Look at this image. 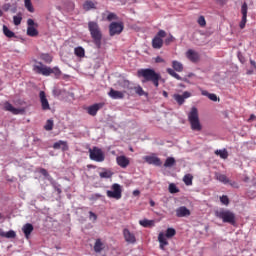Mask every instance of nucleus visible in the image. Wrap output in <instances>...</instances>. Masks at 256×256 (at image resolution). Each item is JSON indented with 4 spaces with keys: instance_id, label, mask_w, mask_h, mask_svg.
Returning <instances> with one entry per match:
<instances>
[{
    "instance_id": "59",
    "label": "nucleus",
    "mask_w": 256,
    "mask_h": 256,
    "mask_svg": "<svg viewBox=\"0 0 256 256\" xmlns=\"http://www.w3.org/2000/svg\"><path fill=\"white\" fill-rule=\"evenodd\" d=\"M162 95H163V97H169V93H167V91H163V93H162Z\"/></svg>"
},
{
    "instance_id": "45",
    "label": "nucleus",
    "mask_w": 256,
    "mask_h": 256,
    "mask_svg": "<svg viewBox=\"0 0 256 256\" xmlns=\"http://www.w3.org/2000/svg\"><path fill=\"white\" fill-rule=\"evenodd\" d=\"M198 25H200V27H205L207 25V21L205 20V16H199L198 20H197Z\"/></svg>"
},
{
    "instance_id": "25",
    "label": "nucleus",
    "mask_w": 256,
    "mask_h": 256,
    "mask_svg": "<svg viewBox=\"0 0 256 256\" xmlns=\"http://www.w3.org/2000/svg\"><path fill=\"white\" fill-rule=\"evenodd\" d=\"M96 3L92 0H86L83 4L84 11H91V9H97Z\"/></svg>"
},
{
    "instance_id": "14",
    "label": "nucleus",
    "mask_w": 256,
    "mask_h": 256,
    "mask_svg": "<svg viewBox=\"0 0 256 256\" xmlns=\"http://www.w3.org/2000/svg\"><path fill=\"white\" fill-rule=\"evenodd\" d=\"M123 235H124V239L126 243H136L137 242V238H135V234H133L131 231H129V229H124L123 230Z\"/></svg>"
},
{
    "instance_id": "6",
    "label": "nucleus",
    "mask_w": 256,
    "mask_h": 256,
    "mask_svg": "<svg viewBox=\"0 0 256 256\" xmlns=\"http://www.w3.org/2000/svg\"><path fill=\"white\" fill-rule=\"evenodd\" d=\"M112 190H107L106 195L109 199H116V201H119L121 197H123V189L121 188L120 184L114 183L111 186Z\"/></svg>"
},
{
    "instance_id": "33",
    "label": "nucleus",
    "mask_w": 256,
    "mask_h": 256,
    "mask_svg": "<svg viewBox=\"0 0 256 256\" xmlns=\"http://www.w3.org/2000/svg\"><path fill=\"white\" fill-rule=\"evenodd\" d=\"M175 235H177V230H175L174 228H167L166 234L164 235V237L166 239H171L175 237Z\"/></svg>"
},
{
    "instance_id": "10",
    "label": "nucleus",
    "mask_w": 256,
    "mask_h": 256,
    "mask_svg": "<svg viewBox=\"0 0 256 256\" xmlns=\"http://www.w3.org/2000/svg\"><path fill=\"white\" fill-rule=\"evenodd\" d=\"M249 7L247 6V2H244L241 6L242 20L240 22V29H245V25L247 23V11Z\"/></svg>"
},
{
    "instance_id": "7",
    "label": "nucleus",
    "mask_w": 256,
    "mask_h": 256,
    "mask_svg": "<svg viewBox=\"0 0 256 256\" xmlns=\"http://www.w3.org/2000/svg\"><path fill=\"white\" fill-rule=\"evenodd\" d=\"M165 37H167V32H165V30H159L152 39L153 49H161V47H163V39H165Z\"/></svg>"
},
{
    "instance_id": "11",
    "label": "nucleus",
    "mask_w": 256,
    "mask_h": 256,
    "mask_svg": "<svg viewBox=\"0 0 256 256\" xmlns=\"http://www.w3.org/2000/svg\"><path fill=\"white\" fill-rule=\"evenodd\" d=\"M39 97H40V103L42 105L43 111H49V109H51V106H49V100H47L45 91H40Z\"/></svg>"
},
{
    "instance_id": "16",
    "label": "nucleus",
    "mask_w": 256,
    "mask_h": 256,
    "mask_svg": "<svg viewBox=\"0 0 256 256\" xmlns=\"http://www.w3.org/2000/svg\"><path fill=\"white\" fill-rule=\"evenodd\" d=\"M174 99L178 103V105H183L185 103V99H189L191 97V93L185 91L182 95L181 94H174Z\"/></svg>"
},
{
    "instance_id": "62",
    "label": "nucleus",
    "mask_w": 256,
    "mask_h": 256,
    "mask_svg": "<svg viewBox=\"0 0 256 256\" xmlns=\"http://www.w3.org/2000/svg\"><path fill=\"white\" fill-rule=\"evenodd\" d=\"M95 197H96L97 199H101L102 195H101V194H95Z\"/></svg>"
},
{
    "instance_id": "49",
    "label": "nucleus",
    "mask_w": 256,
    "mask_h": 256,
    "mask_svg": "<svg viewBox=\"0 0 256 256\" xmlns=\"http://www.w3.org/2000/svg\"><path fill=\"white\" fill-rule=\"evenodd\" d=\"M216 179H218V181H221V183H225V175L223 174L216 173Z\"/></svg>"
},
{
    "instance_id": "58",
    "label": "nucleus",
    "mask_w": 256,
    "mask_h": 256,
    "mask_svg": "<svg viewBox=\"0 0 256 256\" xmlns=\"http://www.w3.org/2000/svg\"><path fill=\"white\" fill-rule=\"evenodd\" d=\"M9 7H11V4H6V5L4 6V10L9 11Z\"/></svg>"
},
{
    "instance_id": "51",
    "label": "nucleus",
    "mask_w": 256,
    "mask_h": 256,
    "mask_svg": "<svg viewBox=\"0 0 256 256\" xmlns=\"http://www.w3.org/2000/svg\"><path fill=\"white\" fill-rule=\"evenodd\" d=\"M216 155H220L221 159H225V150H217Z\"/></svg>"
},
{
    "instance_id": "31",
    "label": "nucleus",
    "mask_w": 256,
    "mask_h": 256,
    "mask_svg": "<svg viewBox=\"0 0 256 256\" xmlns=\"http://www.w3.org/2000/svg\"><path fill=\"white\" fill-rule=\"evenodd\" d=\"M168 75H171V77H174V79H177V81H183V78L173 68H167L166 69Z\"/></svg>"
},
{
    "instance_id": "55",
    "label": "nucleus",
    "mask_w": 256,
    "mask_h": 256,
    "mask_svg": "<svg viewBox=\"0 0 256 256\" xmlns=\"http://www.w3.org/2000/svg\"><path fill=\"white\" fill-rule=\"evenodd\" d=\"M238 59L240 62L244 63L245 62V57L241 53H238Z\"/></svg>"
},
{
    "instance_id": "56",
    "label": "nucleus",
    "mask_w": 256,
    "mask_h": 256,
    "mask_svg": "<svg viewBox=\"0 0 256 256\" xmlns=\"http://www.w3.org/2000/svg\"><path fill=\"white\" fill-rule=\"evenodd\" d=\"M140 194H141V192H140L139 190H134V191H133L134 197H137V196H139Z\"/></svg>"
},
{
    "instance_id": "27",
    "label": "nucleus",
    "mask_w": 256,
    "mask_h": 256,
    "mask_svg": "<svg viewBox=\"0 0 256 256\" xmlns=\"http://www.w3.org/2000/svg\"><path fill=\"white\" fill-rule=\"evenodd\" d=\"M172 67L174 71H177V73H182L183 71V64L177 60L172 61Z\"/></svg>"
},
{
    "instance_id": "8",
    "label": "nucleus",
    "mask_w": 256,
    "mask_h": 256,
    "mask_svg": "<svg viewBox=\"0 0 256 256\" xmlns=\"http://www.w3.org/2000/svg\"><path fill=\"white\" fill-rule=\"evenodd\" d=\"M123 29H125L123 22H112L109 25L110 37H114V35H121V33H123Z\"/></svg>"
},
{
    "instance_id": "29",
    "label": "nucleus",
    "mask_w": 256,
    "mask_h": 256,
    "mask_svg": "<svg viewBox=\"0 0 256 256\" xmlns=\"http://www.w3.org/2000/svg\"><path fill=\"white\" fill-rule=\"evenodd\" d=\"M99 176L101 177V179H111V177H113V172L103 168V172H100Z\"/></svg>"
},
{
    "instance_id": "52",
    "label": "nucleus",
    "mask_w": 256,
    "mask_h": 256,
    "mask_svg": "<svg viewBox=\"0 0 256 256\" xmlns=\"http://www.w3.org/2000/svg\"><path fill=\"white\" fill-rule=\"evenodd\" d=\"M90 219H93V221H97V214H95L93 211L89 212Z\"/></svg>"
},
{
    "instance_id": "35",
    "label": "nucleus",
    "mask_w": 256,
    "mask_h": 256,
    "mask_svg": "<svg viewBox=\"0 0 256 256\" xmlns=\"http://www.w3.org/2000/svg\"><path fill=\"white\" fill-rule=\"evenodd\" d=\"M24 6L29 11V13H35V8L33 7V3L31 0H24Z\"/></svg>"
},
{
    "instance_id": "44",
    "label": "nucleus",
    "mask_w": 256,
    "mask_h": 256,
    "mask_svg": "<svg viewBox=\"0 0 256 256\" xmlns=\"http://www.w3.org/2000/svg\"><path fill=\"white\" fill-rule=\"evenodd\" d=\"M216 217H219V219H222L223 223H225V210H217Z\"/></svg>"
},
{
    "instance_id": "36",
    "label": "nucleus",
    "mask_w": 256,
    "mask_h": 256,
    "mask_svg": "<svg viewBox=\"0 0 256 256\" xmlns=\"http://www.w3.org/2000/svg\"><path fill=\"white\" fill-rule=\"evenodd\" d=\"M183 182H184L185 185H187V186L193 185V175H191V174H186V175L183 177Z\"/></svg>"
},
{
    "instance_id": "30",
    "label": "nucleus",
    "mask_w": 256,
    "mask_h": 256,
    "mask_svg": "<svg viewBox=\"0 0 256 256\" xmlns=\"http://www.w3.org/2000/svg\"><path fill=\"white\" fill-rule=\"evenodd\" d=\"M201 95H203L204 97H208V99H210V101H218L219 98H217L216 94H211L206 90H201Z\"/></svg>"
},
{
    "instance_id": "32",
    "label": "nucleus",
    "mask_w": 256,
    "mask_h": 256,
    "mask_svg": "<svg viewBox=\"0 0 256 256\" xmlns=\"http://www.w3.org/2000/svg\"><path fill=\"white\" fill-rule=\"evenodd\" d=\"M168 75H171V77H174V79H177V81H183V78L173 68H167L166 69Z\"/></svg>"
},
{
    "instance_id": "50",
    "label": "nucleus",
    "mask_w": 256,
    "mask_h": 256,
    "mask_svg": "<svg viewBox=\"0 0 256 256\" xmlns=\"http://www.w3.org/2000/svg\"><path fill=\"white\" fill-rule=\"evenodd\" d=\"M113 19H117V15H115V13H109L107 16V20L113 21Z\"/></svg>"
},
{
    "instance_id": "48",
    "label": "nucleus",
    "mask_w": 256,
    "mask_h": 256,
    "mask_svg": "<svg viewBox=\"0 0 256 256\" xmlns=\"http://www.w3.org/2000/svg\"><path fill=\"white\" fill-rule=\"evenodd\" d=\"M175 41V37L173 35H169L164 41L165 45H171Z\"/></svg>"
},
{
    "instance_id": "26",
    "label": "nucleus",
    "mask_w": 256,
    "mask_h": 256,
    "mask_svg": "<svg viewBox=\"0 0 256 256\" xmlns=\"http://www.w3.org/2000/svg\"><path fill=\"white\" fill-rule=\"evenodd\" d=\"M6 111H10V113H13V115H19L23 110L19 108L13 107L10 103H7L5 105Z\"/></svg>"
},
{
    "instance_id": "13",
    "label": "nucleus",
    "mask_w": 256,
    "mask_h": 256,
    "mask_svg": "<svg viewBox=\"0 0 256 256\" xmlns=\"http://www.w3.org/2000/svg\"><path fill=\"white\" fill-rule=\"evenodd\" d=\"M225 223H230V225H237V216L235 213L226 210L225 211Z\"/></svg>"
},
{
    "instance_id": "47",
    "label": "nucleus",
    "mask_w": 256,
    "mask_h": 256,
    "mask_svg": "<svg viewBox=\"0 0 256 256\" xmlns=\"http://www.w3.org/2000/svg\"><path fill=\"white\" fill-rule=\"evenodd\" d=\"M169 193H179V189L175 184H170L169 185Z\"/></svg>"
},
{
    "instance_id": "54",
    "label": "nucleus",
    "mask_w": 256,
    "mask_h": 256,
    "mask_svg": "<svg viewBox=\"0 0 256 256\" xmlns=\"http://www.w3.org/2000/svg\"><path fill=\"white\" fill-rule=\"evenodd\" d=\"M155 62L156 63H165V60L163 58H161V56H158L155 58Z\"/></svg>"
},
{
    "instance_id": "63",
    "label": "nucleus",
    "mask_w": 256,
    "mask_h": 256,
    "mask_svg": "<svg viewBox=\"0 0 256 256\" xmlns=\"http://www.w3.org/2000/svg\"><path fill=\"white\" fill-rule=\"evenodd\" d=\"M250 63H251V65H253V67H255V65H256L255 61L251 60Z\"/></svg>"
},
{
    "instance_id": "23",
    "label": "nucleus",
    "mask_w": 256,
    "mask_h": 256,
    "mask_svg": "<svg viewBox=\"0 0 256 256\" xmlns=\"http://www.w3.org/2000/svg\"><path fill=\"white\" fill-rule=\"evenodd\" d=\"M53 149H62V151H68L69 146L67 145V142L59 140L58 142L53 144Z\"/></svg>"
},
{
    "instance_id": "38",
    "label": "nucleus",
    "mask_w": 256,
    "mask_h": 256,
    "mask_svg": "<svg viewBox=\"0 0 256 256\" xmlns=\"http://www.w3.org/2000/svg\"><path fill=\"white\" fill-rule=\"evenodd\" d=\"M139 223L142 227H151L155 222L153 220L143 219L140 220Z\"/></svg>"
},
{
    "instance_id": "57",
    "label": "nucleus",
    "mask_w": 256,
    "mask_h": 256,
    "mask_svg": "<svg viewBox=\"0 0 256 256\" xmlns=\"http://www.w3.org/2000/svg\"><path fill=\"white\" fill-rule=\"evenodd\" d=\"M220 201H221L222 205H225V195H222L220 197Z\"/></svg>"
},
{
    "instance_id": "40",
    "label": "nucleus",
    "mask_w": 256,
    "mask_h": 256,
    "mask_svg": "<svg viewBox=\"0 0 256 256\" xmlns=\"http://www.w3.org/2000/svg\"><path fill=\"white\" fill-rule=\"evenodd\" d=\"M53 125V120H47L46 125L44 126L45 131H53Z\"/></svg>"
},
{
    "instance_id": "5",
    "label": "nucleus",
    "mask_w": 256,
    "mask_h": 256,
    "mask_svg": "<svg viewBox=\"0 0 256 256\" xmlns=\"http://www.w3.org/2000/svg\"><path fill=\"white\" fill-rule=\"evenodd\" d=\"M89 157L91 161H96V163H103L105 161V153L97 146L89 149Z\"/></svg>"
},
{
    "instance_id": "9",
    "label": "nucleus",
    "mask_w": 256,
    "mask_h": 256,
    "mask_svg": "<svg viewBox=\"0 0 256 256\" xmlns=\"http://www.w3.org/2000/svg\"><path fill=\"white\" fill-rule=\"evenodd\" d=\"M27 35L29 37H37V35H39V31L36 30L35 27H37V24L35 23V21L31 18H29L27 20Z\"/></svg>"
},
{
    "instance_id": "19",
    "label": "nucleus",
    "mask_w": 256,
    "mask_h": 256,
    "mask_svg": "<svg viewBox=\"0 0 256 256\" xmlns=\"http://www.w3.org/2000/svg\"><path fill=\"white\" fill-rule=\"evenodd\" d=\"M189 215H191V210L185 206L176 209V217H189Z\"/></svg>"
},
{
    "instance_id": "46",
    "label": "nucleus",
    "mask_w": 256,
    "mask_h": 256,
    "mask_svg": "<svg viewBox=\"0 0 256 256\" xmlns=\"http://www.w3.org/2000/svg\"><path fill=\"white\" fill-rule=\"evenodd\" d=\"M21 21H23V18L21 16H13L14 25H21Z\"/></svg>"
},
{
    "instance_id": "3",
    "label": "nucleus",
    "mask_w": 256,
    "mask_h": 256,
    "mask_svg": "<svg viewBox=\"0 0 256 256\" xmlns=\"http://www.w3.org/2000/svg\"><path fill=\"white\" fill-rule=\"evenodd\" d=\"M88 29L91 35V38L93 39V43L96 46L97 49H101V41L103 39V33L101 32V28L99 27V24L94 21H90L88 23Z\"/></svg>"
},
{
    "instance_id": "1",
    "label": "nucleus",
    "mask_w": 256,
    "mask_h": 256,
    "mask_svg": "<svg viewBox=\"0 0 256 256\" xmlns=\"http://www.w3.org/2000/svg\"><path fill=\"white\" fill-rule=\"evenodd\" d=\"M137 77L143 78L142 83L150 82L156 87H159V81H161V74L151 68L139 69L137 71Z\"/></svg>"
},
{
    "instance_id": "28",
    "label": "nucleus",
    "mask_w": 256,
    "mask_h": 256,
    "mask_svg": "<svg viewBox=\"0 0 256 256\" xmlns=\"http://www.w3.org/2000/svg\"><path fill=\"white\" fill-rule=\"evenodd\" d=\"M103 249H105V246H103V242H101V239H97L94 244L95 253H101Z\"/></svg>"
},
{
    "instance_id": "22",
    "label": "nucleus",
    "mask_w": 256,
    "mask_h": 256,
    "mask_svg": "<svg viewBox=\"0 0 256 256\" xmlns=\"http://www.w3.org/2000/svg\"><path fill=\"white\" fill-rule=\"evenodd\" d=\"M33 224L27 223L22 227V231L26 237V239H29L31 237V233H33Z\"/></svg>"
},
{
    "instance_id": "60",
    "label": "nucleus",
    "mask_w": 256,
    "mask_h": 256,
    "mask_svg": "<svg viewBox=\"0 0 256 256\" xmlns=\"http://www.w3.org/2000/svg\"><path fill=\"white\" fill-rule=\"evenodd\" d=\"M225 205H229V198L227 196H225Z\"/></svg>"
},
{
    "instance_id": "21",
    "label": "nucleus",
    "mask_w": 256,
    "mask_h": 256,
    "mask_svg": "<svg viewBox=\"0 0 256 256\" xmlns=\"http://www.w3.org/2000/svg\"><path fill=\"white\" fill-rule=\"evenodd\" d=\"M158 241L160 243V249H162V251H165V247L166 245H169V242L167 241V237L165 236V234H163V232L159 233Z\"/></svg>"
},
{
    "instance_id": "20",
    "label": "nucleus",
    "mask_w": 256,
    "mask_h": 256,
    "mask_svg": "<svg viewBox=\"0 0 256 256\" xmlns=\"http://www.w3.org/2000/svg\"><path fill=\"white\" fill-rule=\"evenodd\" d=\"M108 95L111 97V99H123L125 97L124 92L115 90L113 88L110 89Z\"/></svg>"
},
{
    "instance_id": "17",
    "label": "nucleus",
    "mask_w": 256,
    "mask_h": 256,
    "mask_svg": "<svg viewBox=\"0 0 256 256\" xmlns=\"http://www.w3.org/2000/svg\"><path fill=\"white\" fill-rule=\"evenodd\" d=\"M186 57L189 61H191L192 63H197V61H199V53L196 52L193 49H189L186 52Z\"/></svg>"
},
{
    "instance_id": "12",
    "label": "nucleus",
    "mask_w": 256,
    "mask_h": 256,
    "mask_svg": "<svg viewBox=\"0 0 256 256\" xmlns=\"http://www.w3.org/2000/svg\"><path fill=\"white\" fill-rule=\"evenodd\" d=\"M116 163L122 169H127V167H129V163H131V161L125 155H121L116 158Z\"/></svg>"
},
{
    "instance_id": "34",
    "label": "nucleus",
    "mask_w": 256,
    "mask_h": 256,
    "mask_svg": "<svg viewBox=\"0 0 256 256\" xmlns=\"http://www.w3.org/2000/svg\"><path fill=\"white\" fill-rule=\"evenodd\" d=\"M3 33L5 37H8V39L15 37V33L11 31L6 25H3Z\"/></svg>"
},
{
    "instance_id": "43",
    "label": "nucleus",
    "mask_w": 256,
    "mask_h": 256,
    "mask_svg": "<svg viewBox=\"0 0 256 256\" xmlns=\"http://www.w3.org/2000/svg\"><path fill=\"white\" fill-rule=\"evenodd\" d=\"M134 91L140 97H143V95H145V90H143V88L141 86L134 87Z\"/></svg>"
},
{
    "instance_id": "39",
    "label": "nucleus",
    "mask_w": 256,
    "mask_h": 256,
    "mask_svg": "<svg viewBox=\"0 0 256 256\" xmlns=\"http://www.w3.org/2000/svg\"><path fill=\"white\" fill-rule=\"evenodd\" d=\"M176 161L173 157H168L164 163V167H173L175 165Z\"/></svg>"
},
{
    "instance_id": "4",
    "label": "nucleus",
    "mask_w": 256,
    "mask_h": 256,
    "mask_svg": "<svg viewBox=\"0 0 256 256\" xmlns=\"http://www.w3.org/2000/svg\"><path fill=\"white\" fill-rule=\"evenodd\" d=\"M188 120L191 125L192 131H201L203 126H201V122L199 121V111L196 107H193L188 114Z\"/></svg>"
},
{
    "instance_id": "2",
    "label": "nucleus",
    "mask_w": 256,
    "mask_h": 256,
    "mask_svg": "<svg viewBox=\"0 0 256 256\" xmlns=\"http://www.w3.org/2000/svg\"><path fill=\"white\" fill-rule=\"evenodd\" d=\"M33 71L34 73H37V75H43L44 77H49V75L52 74L55 75L56 79L61 77V70L59 68H51L41 62H38L33 66Z\"/></svg>"
},
{
    "instance_id": "24",
    "label": "nucleus",
    "mask_w": 256,
    "mask_h": 256,
    "mask_svg": "<svg viewBox=\"0 0 256 256\" xmlns=\"http://www.w3.org/2000/svg\"><path fill=\"white\" fill-rule=\"evenodd\" d=\"M0 237H5L6 239H15V237H17V234L13 230H10L8 232L0 230Z\"/></svg>"
},
{
    "instance_id": "64",
    "label": "nucleus",
    "mask_w": 256,
    "mask_h": 256,
    "mask_svg": "<svg viewBox=\"0 0 256 256\" xmlns=\"http://www.w3.org/2000/svg\"><path fill=\"white\" fill-rule=\"evenodd\" d=\"M244 181H245V183H247L249 181V177H245Z\"/></svg>"
},
{
    "instance_id": "41",
    "label": "nucleus",
    "mask_w": 256,
    "mask_h": 256,
    "mask_svg": "<svg viewBox=\"0 0 256 256\" xmlns=\"http://www.w3.org/2000/svg\"><path fill=\"white\" fill-rule=\"evenodd\" d=\"M225 185L226 187H234V189H237L239 187V184H237L236 182H232L227 178H225Z\"/></svg>"
},
{
    "instance_id": "37",
    "label": "nucleus",
    "mask_w": 256,
    "mask_h": 256,
    "mask_svg": "<svg viewBox=\"0 0 256 256\" xmlns=\"http://www.w3.org/2000/svg\"><path fill=\"white\" fill-rule=\"evenodd\" d=\"M76 57H85V49L83 47H76L74 49Z\"/></svg>"
},
{
    "instance_id": "53",
    "label": "nucleus",
    "mask_w": 256,
    "mask_h": 256,
    "mask_svg": "<svg viewBox=\"0 0 256 256\" xmlns=\"http://www.w3.org/2000/svg\"><path fill=\"white\" fill-rule=\"evenodd\" d=\"M40 173L44 177H49V172H47V169H45V168L40 169Z\"/></svg>"
},
{
    "instance_id": "42",
    "label": "nucleus",
    "mask_w": 256,
    "mask_h": 256,
    "mask_svg": "<svg viewBox=\"0 0 256 256\" xmlns=\"http://www.w3.org/2000/svg\"><path fill=\"white\" fill-rule=\"evenodd\" d=\"M41 59L42 61H45V63H51L53 61V57L49 54H42Z\"/></svg>"
},
{
    "instance_id": "15",
    "label": "nucleus",
    "mask_w": 256,
    "mask_h": 256,
    "mask_svg": "<svg viewBox=\"0 0 256 256\" xmlns=\"http://www.w3.org/2000/svg\"><path fill=\"white\" fill-rule=\"evenodd\" d=\"M99 109H103V103H96L87 108L88 115H91L92 117H95L97 115V112Z\"/></svg>"
},
{
    "instance_id": "18",
    "label": "nucleus",
    "mask_w": 256,
    "mask_h": 256,
    "mask_svg": "<svg viewBox=\"0 0 256 256\" xmlns=\"http://www.w3.org/2000/svg\"><path fill=\"white\" fill-rule=\"evenodd\" d=\"M144 160L149 165H155L156 167H161V159H159V157L146 156V157H144Z\"/></svg>"
},
{
    "instance_id": "61",
    "label": "nucleus",
    "mask_w": 256,
    "mask_h": 256,
    "mask_svg": "<svg viewBox=\"0 0 256 256\" xmlns=\"http://www.w3.org/2000/svg\"><path fill=\"white\" fill-rule=\"evenodd\" d=\"M150 206H151V207H155V201L150 200Z\"/></svg>"
}]
</instances>
